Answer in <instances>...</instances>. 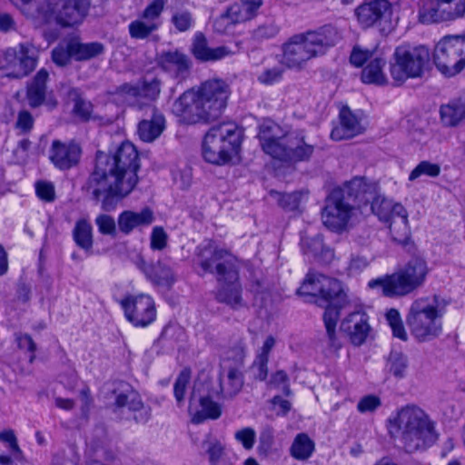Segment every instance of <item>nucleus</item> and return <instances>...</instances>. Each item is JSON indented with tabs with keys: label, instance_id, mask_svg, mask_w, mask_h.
<instances>
[{
	"label": "nucleus",
	"instance_id": "f257e3e1",
	"mask_svg": "<svg viewBox=\"0 0 465 465\" xmlns=\"http://www.w3.org/2000/svg\"><path fill=\"white\" fill-rule=\"evenodd\" d=\"M139 154L130 142H124L113 154L98 151L94 172L85 187L94 199L104 196L102 208L107 211L111 198H124L136 186Z\"/></svg>",
	"mask_w": 465,
	"mask_h": 465
},
{
	"label": "nucleus",
	"instance_id": "f03ea898",
	"mask_svg": "<svg viewBox=\"0 0 465 465\" xmlns=\"http://www.w3.org/2000/svg\"><path fill=\"white\" fill-rule=\"evenodd\" d=\"M230 94V87L225 81L209 79L181 94L174 101L172 110L183 123H209L222 115Z\"/></svg>",
	"mask_w": 465,
	"mask_h": 465
},
{
	"label": "nucleus",
	"instance_id": "7ed1b4c3",
	"mask_svg": "<svg viewBox=\"0 0 465 465\" xmlns=\"http://www.w3.org/2000/svg\"><path fill=\"white\" fill-rule=\"evenodd\" d=\"M198 256L203 271L216 275L219 283L216 300L234 310L245 306L239 282L238 259L230 252L219 248L213 249L211 245L199 249Z\"/></svg>",
	"mask_w": 465,
	"mask_h": 465
},
{
	"label": "nucleus",
	"instance_id": "20e7f679",
	"mask_svg": "<svg viewBox=\"0 0 465 465\" xmlns=\"http://www.w3.org/2000/svg\"><path fill=\"white\" fill-rule=\"evenodd\" d=\"M258 138L266 154L287 164L311 161L316 149L304 131L284 134L282 127L271 120L260 124Z\"/></svg>",
	"mask_w": 465,
	"mask_h": 465
},
{
	"label": "nucleus",
	"instance_id": "39448f33",
	"mask_svg": "<svg viewBox=\"0 0 465 465\" xmlns=\"http://www.w3.org/2000/svg\"><path fill=\"white\" fill-rule=\"evenodd\" d=\"M387 430L409 453L429 448L438 438L434 422L416 405H406L391 414L387 420Z\"/></svg>",
	"mask_w": 465,
	"mask_h": 465
},
{
	"label": "nucleus",
	"instance_id": "423d86ee",
	"mask_svg": "<svg viewBox=\"0 0 465 465\" xmlns=\"http://www.w3.org/2000/svg\"><path fill=\"white\" fill-rule=\"evenodd\" d=\"M298 295L319 297L328 303L323 313V322L328 338V346L337 352L342 346L336 334V325L340 311L347 304V296L341 282L315 272H309L300 288Z\"/></svg>",
	"mask_w": 465,
	"mask_h": 465
},
{
	"label": "nucleus",
	"instance_id": "0eeeda50",
	"mask_svg": "<svg viewBox=\"0 0 465 465\" xmlns=\"http://www.w3.org/2000/svg\"><path fill=\"white\" fill-rule=\"evenodd\" d=\"M341 39V31L331 25L293 35L282 45V63L291 69H302L308 61L325 54Z\"/></svg>",
	"mask_w": 465,
	"mask_h": 465
},
{
	"label": "nucleus",
	"instance_id": "6e6552de",
	"mask_svg": "<svg viewBox=\"0 0 465 465\" xmlns=\"http://www.w3.org/2000/svg\"><path fill=\"white\" fill-rule=\"evenodd\" d=\"M427 262L419 256L411 257L401 268L390 275L369 282L371 289L381 288L386 297H403L420 288L429 273Z\"/></svg>",
	"mask_w": 465,
	"mask_h": 465
},
{
	"label": "nucleus",
	"instance_id": "1a4fd4ad",
	"mask_svg": "<svg viewBox=\"0 0 465 465\" xmlns=\"http://www.w3.org/2000/svg\"><path fill=\"white\" fill-rule=\"evenodd\" d=\"M243 132L234 123H223L213 126L207 132L203 144V156L210 163L223 165L236 153Z\"/></svg>",
	"mask_w": 465,
	"mask_h": 465
},
{
	"label": "nucleus",
	"instance_id": "9d476101",
	"mask_svg": "<svg viewBox=\"0 0 465 465\" xmlns=\"http://www.w3.org/2000/svg\"><path fill=\"white\" fill-rule=\"evenodd\" d=\"M91 0H44L36 6L35 26L52 19L64 28L81 25L89 14Z\"/></svg>",
	"mask_w": 465,
	"mask_h": 465
},
{
	"label": "nucleus",
	"instance_id": "9b49d317",
	"mask_svg": "<svg viewBox=\"0 0 465 465\" xmlns=\"http://www.w3.org/2000/svg\"><path fill=\"white\" fill-rule=\"evenodd\" d=\"M430 58V50L425 45H401L396 47L390 64L394 84L401 85L407 79L421 77Z\"/></svg>",
	"mask_w": 465,
	"mask_h": 465
},
{
	"label": "nucleus",
	"instance_id": "f8f14e48",
	"mask_svg": "<svg viewBox=\"0 0 465 465\" xmlns=\"http://www.w3.org/2000/svg\"><path fill=\"white\" fill-rule=\"evenodd\" d=\"M433 61L445 76L460 74L465 67V35L443 36L434 47Z\"/></svg>",
	"mask_w": 465,
	"mask_h": 465
},
{
	"label": "nucleus",
	"instance_id": "ddd939ff",
	"mask_svg": "<svg viewBox=\"0 0 465 465\" xmlns=\"http://www.w3.org/2000/svg\"><path fill=\"white\" fill-rule=\"evenodd\" d=\"M439 318L435 302H431L428 298H420L411 304L407 323L416 339L426 341L440 332L441 324Z\"/></svg>",
	"mask_w": 465,
	"mask_h": 465
},
{
	"label": "nucleus",
	"instance_id": "4468645a",
	"mask_svg": "<svg viewBox=\"0 0 465 465\" xmlns=\"http://www.w3.org/2000/svg\"><path fill=\"white\" fill-rule=\"evenodd\" d=\"M219 391L208 390V385L203 382L194 384L189 401V412L192 415V421L199 424L205 420H216L222 415L221 406L213 401Z\"/></svg>",
	"mask_w": 465,
	"mask_h": 465
},
{
	"label": "nucleus",
	"instance_id": "2eb2a0df",
	"mask_svg": "<svg viewBox=\"0 0 465 465\" xmlns=\"http://www.w3.org/2000/svg\"><path fill=\"white\" fill-rule=\"evenodd\" d=\"M355 208L352 203L342 198L341 193L331 192L322 212V223L331 231L341 232L347 228Z\"/></svg>",
	"mask_w": 465,
	"mask_h": 465
},
{
	"label": "nucleus",
	"instance_id": "dca6fc26",
	"mask_svg": "<svg viewBox=\"0 0 465 465\" xmlns=\"http://www.w3.org/2000/svg\"><path fill=\"white\" fill-rule=\"evenodd\" d=\"M126 319L134 326L145 327L156 315L153 298L147 294L130 295L120 302Z\"/></svg>",
	"mask_w": 465,
	"mask_h": 465
},
{
	"label": "nucleus",
	"instance_id": "f3484780",
	"mask_svg": "<svg viewBox=\"0 0 465 465\" xmlns=\"http://www.w3.org/2000/svg\"><path fill=\"white\" fill-rule=\"evenodd\" d=\"M465 15V0H430L420 13L424 24L452 22Z\"/></svg>",
	"mask_w": 465,
	"mask_h": 465
},
{
	"label": "nucleus",
	"instance_id": "a211bd4d",
	"mask_svg": "<svg viewBox=\"0 0 465 465\" xmlns=\"http://www.w3.org/2000/svg\"><path fill=\"white\" fill-rule=\"evenodd\" d=\"M112 394L114 396V407L117 409L128 408L134 412V419L138 423H145L151 416L150 408L144 406L139 393L130 384L118 381L114 383Z\"/></svg>",
	"mask_w": 465,
	"mask_h": 465
},
{
	"label": "nucleus",
	"instance_id": "6ab92c4d",
	"mask_svg": "<svg viewBox=\"0 0 465 465\" xmlns=\"http://www.w3.org/2000/svg\"><path fill=\"white\" fill-rule=\"evenodd\" d=\"M159 67L168 73L178 83L189 77L192 61L189 56L179 50L163 51L156 58Z\"/></svg>",
	"mask_w": 465,
	"mask_h": 465
},
{
	"label": "nucleus",
	"instance_id": "aec40b11",
	"mask_svg": "<svg viewBox=\"0 0 465 465\" xmlns=\"http://www.w3.org/2000/svg\"><path fill=\"white\" fill-rule=\"evenodd\" d=\"M354 14L361 27L370 28L391 15V4L388 0L366 1L355 9Z\"/></svg>",
	"mask_w": 465,
	"mask_h": 465
},
{
	"label": "nucleus",
	"instance_id": "412c9836",
	"mask_svg": "<svg viewBox=\"0 0 465 465\" xmlns=\"http://www.w3.org/2000/svg\"><path fill=\"white\" fill-rule=\"evenodd\" d=\"M376 183H368L362 177H355L347 182L342 188L332 192H340L342 198L350 201L356 208L362 209L367 206L375 193Z\"/></svg>",
	"mask_w": 465,
	"mask_h": 465
},
{
	"label": "nucleus",
	"instance_id": "4be33fe9",
	"mask_svg": "<svg viewBox=\"0 0 465 465\" xmlns=\"http://www.w3.org/2000/svg\"><path fill=\"white\" fill-rule=\"evenodd\" d=\"M26 45L9 48L0 58V68L7 71V76L20 78L29 72V55Z\"/></svg>",
	"mask_w": 465,
	"mask_h": 465
},
{
	"label": "nucleus",
	"instance_id": "5701e85b",
	"mask_svg": "<svg viewBox=\"0 0 465 465\" xmlns=\"http://www.w3.org/2000/svg\"><path fill=\"white\" fill-rule=\"evenodd\" d=\"M341 331L353 345L361 346L365 342L371 331L367 314L361 311L350 313L341 322Z\"/></svg>",
	"mask_w": 465,
	"mask_h": 465
},
{
	"label": "nucleus",
	"instance_id": "b1692460",
	"mask_svg": "<svg viewBox=\"0 0 465 465\" xmlns=\"http://www.w3.org/2000/svg\"><path fill=\"white\" fill-rule=\"evenodd\" d=\"M81 148L74 143L68 144L60 141H54L50 152V160L62 170H67L75 165L81 156Z\"/></svg>",
	"mask_w": 465,
	"mask_h": 465
},
{
	"label": "nucleus",
	"instance_id": "393cba45",
	"mask_svg": "<svg viewBox=\"0 0 465 465\" xmlns=\"http://www.w3.org/2000/svg\"><path fill=\"white\" fill-rule=\"evenodd\" d=\"M363 130L361 120L345 106L340 112V125L332 129L331 137L335 141L350 139L361 134Z\"/></svg>",
	"mask_w": 465,
	"mask_h": 465
},
{
	"label": "nucleus",
	"instance_id": "a878e982",
	"mask_svg": "<svg viewBox=\"0 0 465 465\" xmlns=\"http://www.w3.org/2000/svg\"><path fill=\"white\" fill-rule=\"evenodd\" d=\"M139 268L143 272L146 278L154 285L171 288L176 278L169 264L159 260L155 263H146L142 261Z\"/></svg>",
	"mask_w": 465,
	"mask_h": 465
},
{
	"label": "nucleus",
	"instance_id": "bb28decb",
	"mask_svg": "<svg viewBox=\"0 0 465 465\" xmlns=\"http://www.w3.org/2000/svg\"><path fill=\"white\" fill-rule=\"evenodd\" d=\"M154 221L153 211L146 207L141 212L126 210L122 212L117 219V226L124 234H130L134 229L152 224Z\"/></svg>",
	"mask_w": 465,
	"mask_h": 465
},
{
	"label": "nucleus",
	"instance_id": "cd10ccee",
	"mask_svg": "<svg viewBox=\"0 0 465 465\" xmlns=\"http://www.w3.org/2000/svg\"><path fill=\"white\" fill-rule=\"evenodd\" d=\"M192 52L196 59L203 62L221 60L233 54L232 50L223 45L215 48L209 47L207 40L202 33L195 35Z\"/></svg>",
	"mask_w": 465,
	"mask_h": 465
},
{
	"label": "nucleus",
	"instance_id": "c85d7f7f",
	"mask_svg": "<svg viewBox=\"0 0 465 465\" xmlns=\"http://www.w3.org/2000/svg\"><path fill=\"white\" fill-rule=\"evenodd\" d=\"M301 247L305 255L316 258L322 262H330L334 258L333 250L324 245L321 234L302 235Z\"/></svg>",
	"mask_w": 465,
	"mask_h": 465
},
{
	"label": "nucleus",
	"instance_id": "c756f323",
	"mask_svg": "<svg viewBox=\"0 0 465 465\" xmlns=\"http://www.w3.org/2000/svg\"><path fill=\"white\" fill-rule=\"evenodd\" d=\"M152 116L149 120H143L138 124L137 133L140 139L152 143L157 139L165 128V119L154 106H152Z\"/></svg>",
	"mask_w": 465,
	"mask_h": 465
},
{
	"label": "nucleus",
	"instance_id": "7c9ffc66",
	"mask_svg": "<svg viewBox=\"0 0 465 465\" xmlns=\"http://www.w3.org/2000/svg\"><path fill=\"white\" fill-rule=\"evenodd\" d=\"M262 0H240L227 9L231 24L235 25L249 21L256 16Z\"/></svg>",
	"mask_w": 465,
	"mask_h": 465
},
{
	"label": "nucleus",
	"instance_id": "2f4dec72",
	"mask_svg": "<svg viewBox=\"0 0 465 465\" xmlns=\"http://www.w3.org/2000/svg\"><path fill=\"white\" fill-rule=\"evenodd\" d=\"M48 72L41 69L34 78L31 84V107L38 106L42 104H47L50 108L56 105V102L46 94V81L48 79Z\"/></svg>",
	"mask_w": 465,
	"mask_h": 465
},
{
	"label": "nucleus",
	"instance_id": "473e14b6",
	"mask_svg": "<svg viewBox=\"0 0 465 465\" xmlns=\"http://www.w3.org/2000/svg\"><path fill=\"white\" fill-rule=\"evenodd\" d=\"M440 120L445 126L453 127L465 119V98H458L442 104L440 109Z\"/></svg>",
	"mask_w": 465,
	"mask_h": 465
},
{
	"label": "nucleus",
	"instance_id": "72a5a7b5",
	"mask_svg": "<svg viewBox=\"0 0 465 465\" xmlns=\"http://www.w3.org/2000/svg\"><path fill=\"white\" fill-rule=\"evenodd\" d=\"M69 48L71 49L73 59L76 61L90 60L102 54L104 51V47L101 43L84 44L78 37L69 38Z\"/></svg>",
	"mask_w": 465,
	"mask_h": 465
},
{
	"label": "nucleus",
	"instance_id": "f704fd0d",
	"mask_svg": "<svg viewBox=\"0 0 465 465\" xmlns=\"http://www.w3.org/2000/svg\"><path fill=\"white\" fill-rule=\"evenodd\" d=\"M395 212L396 215L388 222L389 229L394 242L405 243L410 235L408 213L403 206H397Z\"/></svg>",
	"mask_w": 465,
	"mask_h": 465
},
{
	"label": "nucleus",
	"instance_id": "c9c22d12",
	"mask_svg": "<svg viewBox=\"0 0 465 465\" xmlns=\"http://www.w3.org/2000/svg\"><path fill=\"white\" fill-rule=\"evenodd\" d=\"M371 204V211L377 215L381 221L388 223L393 216L396 215V207L402 206L400 203H393L391 200L379 194L378 187L375 190L373 197L369 203Z\"/></svg>",
	"mask_w": 465,
	"mask_h": 465
},
{
	"label": "nucleus",
	"instance_id": "e433bc0d",
	"mask_svg": "<svg viewBox=\"0 0 465 465\" xmlns=\"http://www.w3.org/2000/svg\"><path fill=\"white\" fill-rule=\"evenodd\" d=\"M73 238L75 244L87 254L93 253V227L89 222L84 219L77 221L73 230Z\"/></svg>",
	"mask_w": 465,
	"mask_h": 465
},
{
	"label": "nucleus",
	"instance_id": "4c0bfd02",
	"mask_svg": "<svg viewBox=\"0 0 465 465\" xmlns=\"http://www.w3.org/2000/svg\"><path fill=\"white\" fill-rule=\"evenodd\" d=\"M386 62L383 58L376 57L371 60L361 72V80L365 84L385 85L388 79L382 71Z\"/></svg>",
	"mask_w": 465,
	"mask_h": 465
},
{
	"label": "nucleus",
	"instance_id": "58836bf2",
	"mask_svg": "<svg viewBox=\"0 0 465 465\" xmlns=\"http://www.w3.org/2000/svg\"><path fill=\"white\" fill-rule=\"evenodd\" d=\"M242 374L237 369L232 368L228 371L225 381H221L220 392H223L226 397L235 396L242 388Z\"/></svg>",
	"mask_w": 465,
	"mask_h": 465
},
{
	"label": "nucleus",
	"instance_id": "ea45409f",
	"mask_svg": "<svg viewBox=\"0 0 465 465\" xmlns=\"http://www.w3.org/2000/svg\"><path fill=\"white\" fill-rule=\"evenodd\" d=\"M314 450V443L305 433L298 434L292 445L291 453L297 460H307Z\"/></svg>",
	"mask_w": 465,
	"mask_h": 465
},
{
	"label": "nucleus",
	"instance_id": "a19ab883",
	"mask_svg": "<svg viewBox=\"0 0 465 465\" xmlns=\"http://www.w3.org/2000/svg\"><path fill=\"white\" fill-rule=\"evenodd\" d=\"M160 26V22L146 21L143 18L130 23L129 34L134 39H145Z\"/></svg>",
	"mask_w": 465,
	"mask_h": 465
},
{
	"label": "nucleus",
	"instance_id": "79ce46f5",
	"mask_svg": "<svg viewBox=\"0 0 465 465\" xmlns=\"http://www.w3.org/2000/svg\"><path fill=\"white\" fill-rule=\"evenodd\" d=\"M68 98L74 102L73 112L82 121H88L91 117L93 106L88 101L81 97L78 89L72 88L68 91Z\"/></svg>",
	"mask_w": 465,
	"mask_h": 465
},
{
	"label": "nucleus",
	"instance_id": "37998d69",
	"mask_svg": "<svg viewBox=\"0 0 465 465\" xmlns=\"http://www.w3.org/2000/svg\"><path fill=\"white\" fill-rule=\"evenodd\" d=\"M278 204L286 211H296L299 209L303 198L301 192H293L291 193H272Z\"/></svg>",
	"mask_w": 465,
	"mask_h": 465
},
{
	"label": "nucleus",
	"instance_id": "c03bdc74",
	"mask_svg": "<svg viewBox=\"0 0 465 465\" xmlns=\"http://www.w3.org/2000/svg\"><path fill=\"white\" fill-rule=\"evenodd\" d=\"M73 58L71 49L69 48V38L62 41L52 51V59L54 63L59 66L68 64Z\"/></svg>",
	"mask_w": 465,
	"mask_h": 465
},
{
	"label": "nucleus",
	"instance_id": "a18cd8bd",
	"mask_svg": "<svg viewBox=\"0 0 465 465\" xmlns=\"http://www.w3.org/2000/svg\"><path fill=\"white\" fill-rule=\"evenodd\" d=\"M190 380L191 371L188 369H183L175 380L173 384V393L178 404H181L184 401L186 389Z\"/></svg>",
	"mask_w": 465,
	"mask_h": 465
},
{
	"label": "nucleus",
	"instance_id": "49530a36",
	"mask_svg": "<svg viewBox=\"0 0 465 465\" xmlns=\"http://www.w3.org/2000/svg\"><path fill=\"white\" fill-rule=\"evenodd\" d=\"M279 27L273 23H266L259 25L251 33L252 40L255 42H262L277 35Z\"/></svg>",
	"mask_w": 465,
	"mask_h": 465
},
{
	"label": "nucleus",
	"instance_id": "de8ad7c7",
	"mask_svg": "<svg viewBox=\"0 0 465 465\" xmlns=\"http://www.w3.org/2000/svg\"><path fill=\"white\" fill-rule=\"evenodd\" d=\"M36 196L43 202L52 203L55 200V189L52 182L39 180L35 183Z\"/></svg>",
	"mask_w": 465,
	"mask_h": 465
},
{
	"label": "nucleus",
	"instance_id": "09e8293b",
	"mask_svg": "<svg viewBox=\"0 0 465 465\" xmlns=\"http://www.w3.org/2000/svg\"><path fill=\"white\" fill-rule=\"evenodd\" d=\"M440 173V167L437 163L427 161L420 162L410 173L409 180L414 181L420 175L425 174L430 177H436Z\"/></svg>",
	"mask_w": 465,
	"mask_h": 465
},
{
	"label": "nucleus",
	"instance_id": "8fccbe9b",
	"mask_svg": "<svg viewBox=\"0 0 465 465\" xmlns=\"http://www.w3.org/2000/svg\"><path fill=\"white\" fill-rule=\"evenodd\" d=\"M29 158V140L27 137H22L17 145L12 151L11 162L15 164L24 165Z\"/></svg>",
	"mask_w": 465,
	"mask_h": 465
},
{
	"label": "nucleus",
	"instance_id": "3c124183",
	"mask_svg": "<svg viewBox=\"0 0 465 465\" xmlns=\"http://www.w3.org/2000/svg\"><path fill=\"white\" fill-rule=\"evenodd\" d=\"M161 80L154 77L151 80L144 79L140 86V96L145 97L150 101L156 100L161 93Z\"/></svg>",
	"mask_w": 465,
	"mask_h": 465
},
{
	"label": "nucleus",
	"instance_id": "603ef678",
	"mask_svg": "<svg viewBox=\"0 0 465 465\" xmlns=\"http://www.w3.org/2000/svg\"><path fill=\"white\" fill-rule=\"evenodd\" d=\"M390 371L394 376L401 378L404 376L408 367V360L405 355L401 352L393 351L389 358Z\"/></svg>",
	"mask_w": 465,
	"mask_h": 465
},
{
	"label": "nucleus",
	"instance_id": "864d4df0",
	"mask_svg": "<svg viewBox=\"0 0 465 465\" xmlns=\"http://www.w3.org/2000/svg\"><path fill=\"white\" fill-rule=\"evenodd\" d=\"M283 72L282 66L264 68L257 76V81L263 85L274 84L282 80Z\"/></svg>",
	"mask_w": 465,
	"mask_h": 465
},
{
	"label": "nucleus",
	"instance_id": "5fc2aeb1",
	"mask_svg": "<svg viewBox=\"0 0 465 465\" xmlns=\"http://www.w3.org/2000/svg\"><path fill=\"white\" fill-rule=\"evenodd\" d=\"M98 231L104 235L115 237L117 235V227L114 219L108 214H99L94 221Z\"/></svg>",
	"mask_w": 465,
	"mask_h": 465
},
{
	"label": "nucleus",
	"instance_id": "6e6d98bb",
	"mask_svg": "<svg viewBox=\"0 0 465 465\" xmlns=\"http://www.w3.org/2000/svg\"><path fill=\"white\" fill-rule=\"evenodd\" d=\"M168 0H153L149 4L146 8L143 11L141 18L151 21L159 22V18L164 9Z\"/></svg>",
	"mask_w": 465,
	"mask_h": 465
},
{
	"label": "nucleus",
	"instance_id": "4d7b16f0",
	"mask_svg": "<svg viewBox=\"0 0 465 465\" xmlns=\"http://www.w3.org/2000/svg\"><path fill=\"white\" fill-rule=\"evenodd\" d=\"M171 21L178 31L185 32L191 28L193 19L189 11H182L174 13Z\"/></svg>",
	"mask_w": 465,
	"mask_h": 465
},
{
	"label": "nucleus",
	"instance_id": "13d9d810",
	"mask_svg": "<svg viewBox=\"0 0 465 465\" xmlns=\"http://www.w3.org/2000/svg\"><path fill=\"white\" fill-rule=\"evenodd\" d=\"M168 235L161 226L153 229L150 238V247L154 251H162L167 246Z\"/></svg>",
	"mask_w": 465,
	"mask_h": 465
},
{
	"label": "nucleus",
	"instance_id": "bf43d9fd",
	"mask_svg": "<svg viewBox=\"0 0 465 465\" xmlns=\"http://www.w3.org/2000/svg\"><path fill=\"white\" fill-rule=\"evenodd\" d=\"M381 405V399L373 394L365 395L357 403V410L361 413L373 412Z\"/></svg>",
	"mask_w": 465,
	"mask_h": 465
},
{
	"label": "nucleus",
	"instance_id": "052dcab7",
	"mask_svg": "<svg viewBox=\"0 0 465 465\" xmlns=\"http://www.w3.org/2000/svg\"><path fill=\"white\" fill-rule=\"evenodd\" d=\"M234 438L237 441L242 443L244 449L251 450L255 443L256 432L252 428L246 427L237 430L234 434Z\"/></svg>",
	"mask_w": 465,
	"mask_h": 465
},
{
	"label": "nucleus",
	"instance_id": "680f3d73",
	"mask_svg": "<svg viewBox=\"0 0 465 465\" xmlns=\"http://www.w3.org/2000/svg\"><path fill=\"white\" fill-rule=\"evenodd\" d=\"M0 441L7 445L15 458L19 457L21 450L18 447L17 440L13 430H7L0 431Z\"/></svg>",
	"mask_w": 465,
	"mask_h": 465
},
{
	"label": "nucleus",
	"instance_id": "e2e57ef3",
	"mask_svg": "<svg viewBox=\"0 0 465 465\" xmlns=\"http://www.w3.org/2000/svg\"><path fill=\"white\" fill-rule=\"evenodd\" d=\"M207 453L210 463L215 465L223 457L224 448L218 440L210 441L208 442Z\"/></svg>",
	"mask_w": 465,
	"mask_h": 465
},
{
	"label": "nucleus",
	"instance_id": "0e129e2a",
	"mask_svg": "<svg viewBox=\"0 0 465 465\" xmlns=\"http://www.w3.org/2000/svg\"><path fill=\"white\" fill-rule=\"evenodd\" d=\"M372 56V52L363 50L360 47H354L350 57L351 63L356 67L363 65V64Z\"/></svg>",
	"mask_w": 465,
	"mask_h": 465
},
{
	"label": "nucleus",
	"instance_id": "69168bd1",
	"mask_svg": "<svg viewBox=\"0 0 465 465\" xmlns=\"http://www.w3.org/2000/svg\"><path fill=\"white\" fill-rule=\"evenodd\" d=\"M289 378L285 371H278L271 378L270 383L275 387L283 385L282 391L286 396L292 395V391L288 384Z\"/></svg>",
	"mask_w": 465,
	"mask_h": 465
},
{
	"label": "nucleus",
	"instance_id": "338daca9",
	"mask_svg": "<svg viewBox=\"0 0 465 465\" xmlns=\"http://www.w3.org/2000/svg\"><path fill=\"white\" fill-rule=\"evenodd\" d=\"M15 130L19 136L26 134L29 130V113L27 111H21L19 113L15 123Z\"/></svg>",
	"mask_w": 465,
	"mask_h": 465
},
{
	"label": "nucleus",
	"instance_id": "774afa93",
	"mask_svg": "<svg viewBox=\"0 0 465 465\" xmlns=\"http://www.w3.org/2000/svg\"><path fill=\"white\" fill-rule=\"evenodd\" d=\"M268 358L257 356L253 362V368L258 371L256 377L260 381H264L268 375Z\"/></svg>",
	"mask_w": 465,
	"mask_h": 465
}]
</instances>
